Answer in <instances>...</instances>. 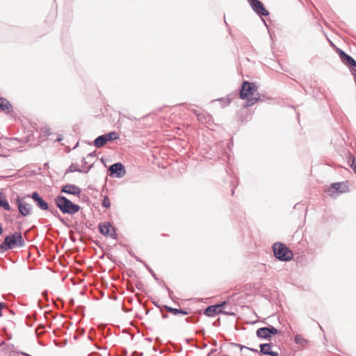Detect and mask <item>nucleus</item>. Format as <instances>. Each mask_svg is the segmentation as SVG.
Segmentation results:
<instances>
[{
	"label": "nucleus",
	"mask_w": 356,
	"mask_h": 356,
	"mask_svg": "<svg viewBox=\"0 0 356 356\" xmlns=\"http://www.w3.org/2000/svg\"><path fill=\"white\" fill-rule=\"evenodd\" d=\"M24 245L25 241L22 233L20 232H15L13 234L5 236L3 241L0 243V254L14 248H23Z\"/></svg>",
	"instance_id": "f257e3e1"
},
{
	"label": "nucleus",
	"mask_w": 356,
	"mask_h": 356,
	"mask_svg": "<svg viewBox=\"0 0 356 356\" xmlns=\"http://www.w3.org/2000/svg\"><path fill=\"white\" fill-rule=\"evenodd\" d=\"M54 202L56 208L58 209L59 211L64 215L67 214L73 216L78 213L81 209V207L79 205L74 203L72 201L63 195H58L54 199Z\"/></svg>",
	"instance_id": "f03ea898"
},
{
	"label": "nucleus",
	"mask_w": 356,
	"mask_h": 356,
	"mask_svg": "<svg viewBox=\"0 0 356 356\" xmlns=\"http://www.w3.org/2000/svg\"><path fill=\"white\" fill-rule=\"evenodd\" d=\"M273 255L280 261L289 262L293 259V251L284 243L277 241L272 245Z\"/></svg>",
	"instance_id": "7ed1b4c3"
},
{
	"label": "nucleus",
	"mask_w": 356,
	"mask_h": 356,
	"mask_svg": "<svg viewBox=\"0 0 356 356\" xmlns=\"http://www.w3.org/2000/svg\"><path fill=\"white\" fill-rule=\"evenodd\" d=\"M236 91L239 98L241 99H245L255 94L257 91V86L253 82L243 81L238 90Z\"/></svg>",
	"instance_id": "20e7f679"
},
{
	"label": "nucleus",
	"mask_w": 356,
	"mask_h": 356,
	"mask_svg": "<svg viewBox=\"0 0 356 356\" xmlns=\"http://www.w3.org/2000/svg\"><path fill=\"white\" fill-rule=\"evenodd\" d=\"M281 331L275 327L268 325L266 327H261L257 330L256 336L260 339L270 341L271 338L277 334H280Z\"/></svg>",
	"instance_id": "39448f33"
},
{
	"label": "nucleus",
	"mask_w": 356,
	"mask_h": 356,
	"mask_svg": "<svg viewBox=\"0 0 356 356\" xmlns=\"http://www.w3.org/2000/svg\"><path fill=\"white\" fill-rule=\"evenodd\" d=\"M98 229L101 234L113 239L118 238L117 228L110 222H100L98 225Z\"/></svg>",
	"instance_id": "423d86ee"
},
{
	"label": "nucleus",
	"mask_w": 356,
	"mask_h": 356,
	"mask_svg": "<svg viewBox=\"0 0 356 356\" xmlns=\"http://www.w3.org/2000/svg\"><path fill=\"white\" fill-rule=\"evenodd\" d=\"M108 175L118 179L122 178L126 175V169L121 162H116L108 168Z\"/></svg>",
	"instance_id": "0eeeda50"
},
{
	"label": "nucleus",
	"mask_w": 356,
	"mask_h": 356,
	"mask_svg": "<svg viewBox=\"0 0 356 356\" xmlns=\"http://www.w3.org/2000/svg\"><path fill=\"white\" fill-rule=\"evenodd\" d=\"M26 197H27L26 195L24 197H20V196L17 197L16 204L17 206L19 213V215L17 217L18 218L20 217L28 216L31 213L32 206L24 201V199H25Z\"/></svg>",
	"instance_id": "6e6552de"
},
{
	"label": "nucleus",
	"mask_w": 356,
	"mask_h": 356,
	"mask_svg": "<svg viewBox=\"0 0 356 356\" xmlns=\"http://www.w3.org/2000/svg\"><path fill=\"white\" fill-rule=\"evenodd\" d=\"M248 1L254 12L261 18L270 15L269 11L260 0H248Z\"/></svg>",
	"instance_id": "1a4fd4ad"
},
{
	"label": "nucleus",
	"mask_w": 356,
	"mask_h": 356,
	"mask_svg": "<svg viewBox=\"0 0 356 356\" xmlns=\"http://www.w3.org/2000/svg\"><path fill=\"white\" fill-rule=\"evenodd\" d=\"M26 197L31 198L35 205L42 211L49 210V203L40 195L38 191L26 195Z\"/></svg>",
	"instance_id": "9d476101"
},
{
	"label": "nucleus",
	"mask_w": 356,
	"mask_h": 356,
	"mask_svg": "<svg viewBox=\"0 0 356 356\" xmlns=\"http://www.w3.org/2000/svg\"><path fill=\"white\" fill-rule=\"evenodd\" d=\"M336 53L340 58L341 61L346 65L349 70L353 68V65L356 60L351 56L346 54L343 50L339 47H336Z\"/></svg>",
	"instance_id": "9b49d317"
},
{
	"label": "nucleus",
	"mask_w": 356,
	"mask_h": 356,
	"mask_svg": "<svg viewBox=\"0 0 356 356\" xmlns=\"http://www.w3.org/2000/svg\"><path fill=\"white\" fill-rule=\"evenodd\" d=\"M81 192V188L73 184H66L62 186L60 188V193L72 195L74 196H78L80 195Z\"/></svg>",
	"instance_id": "f8f14e48"
},
{
	"label": "nucleus",
	"mask_w": 356,
	"mask_h": 356,
	"mask_svg": "<svg viewBox=\"0 0 356 356\" xmlns=\"http://www.w3.org/2000/svg\"><path fill=\"white\" fill-rule=\"evenodd\" d=\"M0 110L13 117L14 108L12 104L5 97H0Z\"/></svg>",
	"instance_id": "ddd939ff"
},
{
	"label": "nucleus",
	"mask_w": 356,
	"mask_h": 356,
	"mask_svg": "<svg viewBox=\"0 0 356 356\" xmlns=\"http://www.w3.org/2000/svg\"><path fill=\"white\" fill-rule=\"evenodd\" d=\"M197 312L199 315L204 314L207 316L214 317L216 315L220 314L222 310H218L216 305H211L207 307L204 310H198Z\"/></svg>",
	"instance_id": "4468645a"
},
{
	"label": "nucleus",
	"mask_w": 356,
	"mask_h": 356,
	"mask_svg": "<svg viewBox=\"0 0 356 356\" xmlns=\"http://www.w3.org/2000/svg\"><path fill=\"white\" fill-rule=\"evenodd\" d=\"M340 186L339 184H336V182L332 183L330 185L329 187H327L325 192L326 194L332 197V198H337L341 193H339V186Z\"/></svg>",
	"instance_id": "2eb2a0df"
},
{
	"label": "nucleus",
	"mask_w": 356,
	"mask_h": 356,
	"mask_svg": "<svg viewBox=\"0 0 356 356\" xmlns=\"http://www.w3.org/2000/svg\"><path fill=\"white\" fill-rule=\"evenodd\" d=\"M46 211L49 212L52 214L55 218H56L61 223H63L66 227L70 228L71 225L66 221L65 218L62 217L57 209L54 207L49 206V210H47Z\"/></svg>",
	"instance_id": "dca6fc26"
},
{
	"label": "nucleus",
	"mask_w": 356,
	"mask_h": 356,
	"mask_svg": "<svg viewBox=\"0 0 356 356\" xmlns=\"http://www.w3.org/2000/svg\"><path fill=\"white\" fill-rule=\"evenodd\" d=\"M238 96L237 91H234L227 95L226 98L220 97L215 101H218L222 104V107L224 108L229 105L232 99Z\"/></svg>",
	"instance_id": "f3484780"
},
{
	"label": "nucleus",
	"mask_w": 356,
	"mask_h": 356,
	"mask_svg": "<svg viewBox=\"0 0 356 356\" xmlns=\"http://www.w3.org/2000/svg\"><path fill=\"white\" fill-rule=\"evenodd\" d=\"M273 346L274 344L272 342L260 343L259 345V354L268 355Z\"/></svg>",
	"instance_id": "a211bd4d"
},
{
	"label": "nucleus",
	"mask_w": 356,
	"mask_h": 356,
	"mask_svg": "<svg viewBox=\"0 0 356 356\" xmlns=\"http://www.w3.org/2000/svg\"><path fill=\"white\" fill-rule=\"evenodd\" d=\"M163 307L165 308L168 312H170L175 316H177L178 314H181L183 316H186L189 314L188 311H187L186 309H183L181 308H179V309L174 308V307H170L168 305H163Z\"/></svg>",
	"instance_id": "6ab92c4d"
},
{
	"label": "nucleus",
	"mask_w": 356,
	"mask_h": 356,
	"mask_svg": "<svg viewBox=\"0 0 356 356\" xmlns=\"http://www.w3.org/2000/svg\"><path fill=\"white\" fill-rule=\"evenodd\" d=\"M0 208H3L4 210L10 211L11 207L9 204L8 201L6 198L3 193L0 190Z\"/></svg>",
	"instance_id": "aec40b11"
},
{
	"label": "nucleus",
	"mask_w": 356,
	"mask_h": 356,
	"mask_svg": "<svg viewBox=\"0 0 356 356\" xmlns=\"http://www.w3.org/2000/svg\"><path fill=\"white\" fill-rule=\"evenodd\" d=\"M106 141L104 134L97 136L92 143H89V145H93L97 148H100L104 146L106 144Z\"/></svg>",
	"instance_id": "412c9836"
},
{
	"label": "nucleus",
	"mask_w": 356,
	"mask_h": 356,
	"mask_svg": "<svg viewBox=\"0 0 356 356\" xmlns=\"http://www.w3.org/2000/svg\"><path fill=\"white\" fill-rule=\"evenodd\" d=\"M104 136L105 137L106 143L110 141H113L119 138L120 136L118 132L115 131H110L108 133L104 134Z\"/></svg>",
	"instance_id": "4be33fe9"
},
{
	"label": "nucleus",
	"mask_w": 356,
	"mask_h": 356,
	"mask_svg": "<svg viewBox=\"0 0 356 356\" xmlns=\"http://www.w3.org/2000/svg\"><path fill=\"white\" fill-rule=\"evenodd\" d=\"M336 184H340L339 186V193L343 194L349 192L350 188L348 181L336 182Z\"/></svg>",
	"instance_id": "5701e85b"
},
{
	"label": "nucleus",
	"mask_w": 356,
	"mask_h": 356,
	"mask_svg": "<svg viewBox=\"0 0 356 356\" xmlns=\"http://www.w3.org/2000/svg\"><path fill=\"white\" fill-rule=\"evenodd\" d=\"M74 172H82V170L79 168L78 164L72 163L65 170V174L72 173Z\"/></svg>",
	"instance_id": "b1692460"
},
{
	"label": "nucleus",
	"mask_w": 356,
	"mask_h": 356,
	"mask_svg": "<svg viewBox=\"0 0 356 356\" xmlns=\"http://www.w3.org/2000/svg\"><path fill=\"white\" fill-rule=\"evenodd\" d=\"M211 118V115L207 112H201L200 115H197V120L200 122H206L207 119L209 120Z\"/></svg>",
	"instance_id": "393cba45"
},
{
	"label": "nucleus",
	"mask_w": 356,
	"mask_h": 356,
	"mask_svg": "<svg viewBox=\"0 0 356 356\" xmlns=\"http://www.w3.org/2000/svg\"><path fill=\"white\" fill-rule=\"evenodd\" d=\"M145 266L146 269L148 270V272L152 275V276L154 277V279L156 280V282L160 285L163 282L161 280L159 277H157L156 274L154 273V271L147 264H145Z\"/></svg>",
	"instance_id": "a878e982"
},
{
	"label": "nucleus",
	"mask_w": 356,
	"mask_h": 356,
	"mask_svg": "<svg viewBox=\"0 0 356 356\" xmlns=\"http://www.w3.org/2000/svg\"><path fill=\"white\" fill-rule=\"evenodd\" d=\"M294 342L297 344L304 345L308 343L307 340L302 337L300 334H297L294 337Z\"/></svg>",
	"instance_id": "bb28decb"
},
{
	"label": "nucleus",
	"mask_w": 356,
	"mask_h": 356,
	"mask_svg": "<svg viewBox=\"0 0 356 356\" xmlns=\"http://www.w3.org/2000/svg\"><path fill=\"white\" fill-rule=\"evenodd\" d=\"M83 202H85L88 205H90V200L89 199V197L86 195V194H83V193H80V195H79L77 196Z\"/></svg>",
	"instance_id": "cd10ccee"
},
{
	"label": "nucleus",
	"mask_w": 356,
	"mask_h": 356,
	"mask_svg": "<svg viewBox=\"0 0 356 356\" xmlns=\"http://www.w3.org/2000/svg\"><path fill=\"white\" fill-rule=\"evenodd\" d=\"M102 207L106 209H108L111 207V202H110V199H109L108 196H107V195L104 196L103 200H102Z\"/></svg>",
	"instance_id": "c85d7f7f"
},
{
	"label": "nucleus",
	"mask_w": 356,
	"mask_h": 356,
	"mask_svg": "<svg viewBox=\"0 0 356 356\" xmlns=\"http://www.w3.org/2000/svg\"><path fill=\"white\" fill-rule=\"evenodd\" d=\"M350 167L352 168L353 172L356 174V157L353 156L350 158Z\"/></svg>",
	"instance_id": "c756f323"
},
{
	"label": "nucleus",
	"mask_w": 356,
	"mask_h": 356,
	"mask_svg": "<svg viewBox=\"0 0 356 356\" xmlns=\"http://www.w3.org/2000/svg\"><path fill=\"white\" fill-rule=\"evenodd\" d=\"M185 321L189 323H196L199 321V317L197 316H191L186 317L185 318Z\"/></svg>",
	"instance_id": "7c9ffc66"
},
{
	"label": "nucleus",
	"mask_w": 356,
	"mask_h": 356,
	"mask_svg": "<svg viewBox=\"0 0 356 356\" xmlns=\"http://www.w3.org/2000/svg\"><path fill=\"white\" fill-rule=\"evenodd\" d=\"M244 100H246L245 102L243 103V108H248L249 106H252V105L255 104V103L252 101V96L248 99H245Z\"/></svg>",
	"instance_id": "2f4dec72"
},
{
	"label": "nucleus",
	"mask_w": 356,
	"mask_h": 356,
	"mask_svg": "<svg viewBox=\"0 0 356 356\" xmlns=\"http://www.w3.org/2000/svg\"><path fill=\"white\" fill-rule=\"evenodd\" d=\"M244 100H246L245 102L243 103V108H248L249 106H252V105L255 104V103L252 101V96L248 99H245Z\"/></svg>",
	"instance_id": "473e14b6"
},
{
	"label": "nucleus",
	"mask_w": 356,
	"mask_h": 356,
	"mask_svg": "<svg viewBox=\"0 0 356 356\" xmlns=\"http://www.w3.org/2000/svg\"><path fill=\"white\" fill-rule=\"evenodd\" d=\"M160 286L168 292L169 297L173 300V291L166 285L164 282H163Z\"/></svg>",
	"instance_id": "72a5a7b5"
},
{
	"label": "nucleus",
	"mask_w": 356,
	"mask_h": 356,
	"mask_svg": "<svg viewBox=\"0 0 356 356\" xmlns=\"http://www.w3.org/2000/svg\"><path fill=\"white\" fill-rule=\"evenodd\" d=\"M228 346L239 348L241 350H242L243 349H248V346L235 342L229 343Z\"/></svg>",
	"instance_id": "f704fd0d"
},
{
	"label": "nucleus",
	"mask_w": 356,
	"mask_h": 356,
	"mask_svg": "<svg viewBox=\"0 0 356 356\" xmlns=\"http://www.w3.org/2000/svg\"><path fill=\"white\" fill-rule=\"evenodd\" d=\"M229 185H230V188H231L232 195H234V191L236 188L237 186L238 185V181H234L233 180H231L229 181Z\"/></svg>",
	"instance_id": "c9c22d12"
},
{
	"label": "nucleus",
	"mask_w": 356,
	"mask_h": 356,
	"mask_svg": "<svg viewBox=\"0 0 356 356\" xmlns=\"http://www.w3.org/2000/svg\"><path fill=\"white\" fill-rule=\"evenodd\" d=\"M227 305V301H222V302H220V303L215 304V305L217 306L218 310H224V309Z\"/></svg>",
	"instance_id": "e433bc0d"
},
{
	"label": "nucleus",
	"mask_w": 356,
	"mask_h": 356,
	"mask_svg": "<svg viewBox=\"0 0 356 356\" xmlns=\"http://www.w3.org/2000/svg\"><path fill=\"white\" fill-rule=\"evenodd\" d=\"M261 100V96L259 93L256 94L254 97L252 96V101L256 104Z\"/></svg>",
	"instance_id": "4c0bfd02"
},
{
	"label": "nucleus",
	"mask_w": 356,
	"mask_h": 356,
	"mask_svg": "<svg viewBox=\"0 0 356 356\" xmlns=\"http://www.w3.org/2000/svg\"><path fill=\"white\" fill-rule=\"evenodd\" d=\"M220 314L226 315V316H235L236 315L235 313H234L232 312H227L225 310H222V312Z\"/></svg>",
	"instance_id": "58836bf2"
},
{
	"label": "nucleus",
	"mask_w": 356,
	"mask_h": 356,
	"mask_svg": "<svg viewBox=\"0 0 356 356\" xmlns=\"http://www.w3.org/2000/svg\"><path fill=\"white\" fill-rule=\"evenodd\" d=\"M97 157V152L96 151H93L90 153H89L88 155H87V159H89V158H95Z\"/></svg>",
	"instance_id": "ea45409f"
},
{
	"label": "nucleus",
	"mask_w": 356,
	"mask_h": 356,
	"mask_svg": "<svg viewBox=\"0 0 356 356\" xmlns=\"http://www.w3.org/2000/svg\"><path fill=\"white\" fill-rule=\"evenodd\" d=\"M269 356H281V355L277 351L271 350L268 354Z\"/></svg>",
	"instance_id": "a19ab883"
},
{
	"label": "nucleus",
	"mask_w": 356,
	"mask_h": 356,
	"mask_svg": "<svg viewBox=\"0 0 356 356\" xmlns=\"http://www.w3.org/2000/svg\"><path fill=\"white\" fill-rule=\"evenodd\" d=\"M92 333H95V330H94L93 328H91V329H90V334H89V336H88V339H89L90 341H94V340H95V339H94V337H92Z\"/></svg>",
	"instance_id": "79ce46f5"
},
{
	"label": "nucleus",
	"mask_w": 356,
	"mask_h": 356,
	"mask_svg": "<svg viewBox=\"0 0 356 356\" xmlns=\"http://www.w3.org/2000/svg\"><path fill=\"white\" fill-rule=\"evenodd\" d=\"M213 325L215 327H219L220 325V318H217L213 323Z\"/></svg>",
	"instance_id": "37998d69"
},
{
	"label": "nucleus",
	"mask_w": 356,
	"mask_h": 356,
	"mask_svg": "<svg viewBox=\"0 0 356 356\" xmlns=\"http://www.w3.org/2000/svg\"><path fill=\"white\" fill-rule=\"evenodd\" d=\"M136 288L138 289V290H140L142 291L143 289V284L141 282H138L136 284Z\"/></svg>",
	"instance_id": "c03bdc74"
},
{
	"label": "nucleus",
	"mask_w": 356,
	"mask_h": 356,
	"mask_svg": "<svg viewBox=\"0 0 356 356\" xmlns=\"http://www.w3.org/2000/svg\"><path fill=\"white\" fill-rule=\"evenodd\" d=\"M134 258L138 262H140L142 264H143V265L145 266V264H146L143 260H142L140 257H138V256L136 255H134Z\"/></svg>",
	"instance_id": "a18cd8bd"
},
{
	"label": "nucleus",
	"mask_w": 356,
	"mask_h": 356,
	"mask_svg": "<svg viewBox=\"0 0 356 356\" xmlns=\"http://www.w3.org/2000/svg\"><path fill=\"white\" fill-rule=\"evenodd\" d=\"M94 163H91L90 165L87 167V170H82V173H88L90 170L93 167Z\"/></svg>",
	"instance_id": "49530a36"
},
{
	"label": "nucleus",
	"mask_w": 356,
	"mask_h": 356,
	"mask_svg": "<svg viewBox=\"0 0 356 356\" xmlns=\"http://www.w3.org/2000/svg\"><path fill=\"white\" fill-rule=\"evenodd\" d=\"M350 71L351 74L353 76V77H354V79H355V80L356 81V70L351 68V69H350Z\"/></svg>",
	"instance_id": "de8ad7c7"
},
{
	"label": "nucleus",
	"mask_w": 356,
	"mask_h": 356,
	"mask_svg": "<svg viewBox=\"0 0 356 356\" xmlns=\"http://www.w3.org/2000/svg\"><path fill=\"white\" fill-rule=\"evenodd\" d=\"M63 140V136L62 135H60V134H58V135L57 136V138H56V139L55 140V141H56V142H60V141H62Z\"/></svg>",
	"instance_id": "09e8293b"
},
{
	"label": "nucleus",
	"mask_w": 356,
	"mask_h": 356,
	"mask_svg": "<svg viewBox=\"0 0 356 356\" xmlns=\"http://www.w3.org/2000/svg\"><path fill=\"white\" fill-rule=\"evenodd\" d=\"M247 350H250V351H252V352H253V353H258V354H259V350H257V349H256V348L248 347V349H247Z\"/></svg>",
	"instance_id": "8fccbe9b"
},
{
	"label": "nucleus",
	"mask_w": 356,
	"mask_h": 356,
	"mask_svg": "<svg viewBox=\"0 0 356 356\" xmlns=\"http://www.w3.org/2000/svg\"><path fill=\"white\" fill-rule=\"evenodd\" d=\"M196 334H199V335H202V336L204 335V334H205L204 329H201L200 330L196 331Z\"/></svg>",
	"instance_id": "3c124183"
},
{
	"label": "nucleus",
	"mask_w": 356,
	"mask_h": 356,
	"mask_svg": "<svg viewBox=\"0 0 356 356\" xmlns=\"http://www.w3.org/2000/svg\"><path fill=\"white\" fill-rule=\"evenodd\" d=\"M6 304L3 302H0V311L2 312V309L6 307Z\"/></svg>",
	"instance_id": "603ef678"
},
{
	"label": "nucleus",
	"mask_w": 356,
	"mask_h": 356,
	"mask_svg": "<svg viewBox=\"0 0 356 356\" xmlns=\"http://www.w3.org/2000/svg\"><path fill=\"white\" fill-rule=\"evenodd\" d=\"M81 163H82V165L83 166H85L86 165L88 164V161H86V158H83L81 159Z\"/></svg>",
	"instance_id": "864d4df0"
},
{
	"label": "nucleus",
	"mask_w": 356,
	"mask_h": 356,
	"mask_svg": "<svg viewBox=\"0 0 356 356\" xmlns=\"http://www.w3.org/2000/svg\"><path fill=\"white\" fill-rule=\"evenodd\" d=\"M216 351V349L212 348L210 352L207 354V356H211L212 354H213Z\"/></svg>",
	"instance_id": "5fc2aeb1"
},
{
	"label": "nucleus",
	"mask_w": 356,
	"mask_h": 356,
	"mask_svg": "<svg viewBox=\"0 0 356 356\" xmlns=\"http://www.w3.org/2000/svg\"><path fill=\"white\" fill-rule=\"evenodd\" d=\"M152 303H153V305H154L155 307H158V308H161V306H160V305L158 303V302H156V301H154V300H153V301H152Z\"/></svg>",
	"instance_id": "6e6d98bb"
},
{
	"label": "nucleus",
	"mask_w": 356,
	"mask_h": 356,
	"mask_svg": "<svg viewBox=\"0 0 356 356\" xmlns=\"http://www.w3.org/2000/svg\"><path fill=\"white\" fill-rule=\"evenodd\" d=\"M19 353L23 355V356H32L31 355L27 353H25V352H23V351H21L19 352Z\"/></svg>",
	"instance_id": "4d7b16f0"
},
{
	"label": "nucleus",
	"mask_w": 356,
	"mask_h": 356,
	"mask_svg": "<svg viewBox=\"0 0 356 356\" xmlns=\"http://www.w3.org/2000/svg\"><path fill=\"white\" fill-rule=\"evenodd\" d=\"M193 113L197 117V115H200V111H197V110H193Z\"/></svg>",
	"instance_id": "13d9d810"
},
{
	"label": "nucleus",
	"mask_w": 356,
	"mask_h": 356,
	"mask_svg": "<svg viewBox=\"0 0 356 356\" xmlns=\"http://www.w3.org/2000/svg\"><path fill=\"white\" fill-rule=\"evenodd\" d=\"M77 226H78V225H77V223H76L73 227L75 228L76 232L78 234H80V233H81V232H80V231L79 230V229L77 228Z\"/></svg>",
	"instance_id": "bf43d9fd"
},
{
	"label": "nucleus",
	"mask_w": 356,
	"mask_h": 356,
	"mask_svg": "<svg viewBox=\"0 0 356 356\" xmlns=\"http://www.w3.org/2000/svg\"><path fill=\"white\" fill-rule=\"evenodd\" d=\"M3 233V228L2 225L0 223V236L2 235Z\"/></svg>",
	"instance_id": "052dcab7"
},
{
	"label": "nucleus",
	"mask_w": 356,
	"mask_h": 356,
	"mask_svg": "<svg viewBox=\"0 0 356 356\" xmlns=\"http://www.w3.org/2000/svg\"><path fill=\"white\" fill-rule=\"evenodd\" d=\"M330 45L336 51V47H337L332 41H330Z\"/></svg>",
	"instance_id": "680f3d73"
},
{
	"label": "nucleus",
	"mask_w": 356,
	"mask_h": 356,
	"mask_svg": "<svg viewBox=\"0 0 356 356\" xmlns=\"http://www.w3.org/2000/svg\"><path fill=\"white\" fill-rule=\"evenodd\" d=\"M70 240L73 242H76V239L74 236H70Z\"/></svg>",
	"instance_id": "e2e57ef3"
},
{
	"label": "nucleus",
	"mask_w": 356,
	"mask_h": 356,
	"mask_svg": "<svg viewBox=\"0 0 356 356\" xmlns=\"http://www.w3.org/2000/svg\"><path fill=\"white\" fill-rule=\"evenodd\" d=\"M168 317V314H162V318H167Z\"/></svg>",
	"instance_id": "0e129e2a"
},
{
	"label": "nucleus",
	"mask_w": 356,
	"mask_h": 356,
	"mask_svg": "<svg viewBox=\"0 0 356 356\" xmlns=\"http://www.w3.org/2000/svg\"><path fill=\"white\" fill-rule=\"evenodd\" d=\"M128 252L132 257H134V255H136L132 251L128 250Z\"/></svg>",
	"instance_id": "69168bd1"
},
{
	"label": "nucleus",
	"mask_w": 356,
	"mask_h": 356,
	"mask_svg": "<svg viewBox=\"0 0 356 356\" xmlns=\"http://www.w3.org/2000/svg\"><path fill=\"white\" fill-rule=\"evenodd\" d=\"M47 296V291H43V292H42V296H43V297H45V296Z\"/></svg>",
	"instance_id": "338daca9"
},
{
	"label": "nucleus",
	"mask_w": 356,
	"mask_h": 356,
	"mask_svg": "<svg viewBox=\"0 0 356 356\" xmlns=\"http://www.w3.org/2000/svg\"><path fill=\"white\" fill-rule=\"evenodd\" d=\"M74 299H73V298H72V299L70 300V304L71 305H74Z\"/></svg>",
	"instance_id": "774afa93"
}]
</instances>
